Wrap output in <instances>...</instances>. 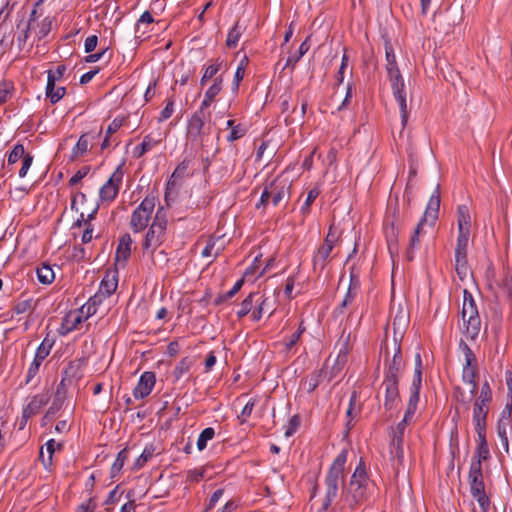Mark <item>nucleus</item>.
<instances>
[{
  "instance_id": "obj_1",
  "label": "nucleus",
  "mask_w": 512,
  "mask_h": 512,
  "mask_svg": "<svg viewBox=\"0 0 512 512\" xmlns=\"http://www.w3.org/2000/svg\"><path fill=\"white\" fill-rule=\"evenodd\" d=\"M348 452L342 450L331 464L325 478L326 493L322 502V509L327 510L334 499L338 495L339 483H344L345 480V464L347 462Z\"/></svg>"
},
{
  "instance_id": "obj_2",
  "label": "nucleus",
  "mask_w": 512,
  "mask_h": 512,
  "mask_svg": "<svg viewBox=\"0 0 512 512\" xmlns=\"http://www.w3.org/2000/svg\"><path fill=\"white\" fill-rule=\"evenodd\" d=\"M368 474L361 460L352 474L345 490V498L351 508H355L367 499Z\"/></svg>"
},
{
  "instance_id": "obj_3",
  "label": "nucleus",
  "mask_w": 512,
  "mask_h": 512,
  "mask_svg": "<svg viewBox=\"0 0 512 512\" xmlns=\"http://www.w3.org/2000/svg\"><path fill=\"white\" fill-rule=\"evenodd\" d=\"M461 316L464 324V333L467 338L475 339L481 328V319L478 309L472 294L464 289L463 291V305Z\"/></svg>"
},
{
  "instance_id": "obj_4",
  "label": "nucleus",
  "mask_w": 512,
  "mask_h": 512,
  "mask_svg": "<svg viewBox=\"0 0 512 512\" xmlns=\"http://www.w3.org/2000/svg\"><path fill=\"white\" fill-rule=\"evenodd\" d=\"M166 229L167 219L165 214H163V207H160L158 208L155 217L153 218V221L148 228L142 244V248L146 251L150 250L153 254L154 251L164 242Z\"/></svg>"
},
{
  "instance_id": "obj_5",
  "label": "nucleus",
  "mask_w": 512,
  "mask_h": 512,
  "mask_svg": "<svg viewBox=\"0 0 512 512\" xmlns=\"http://www.w3.org/2000/svg\"><path fill=\"white\" fill-rule=\"evenodd\" d=\"M463 346V352L465 355V365L462 371V380L470 386L469 395L465 397L461 394V401L463 403H469L475 396L478 390V384L476 382V377L478 374L477 365H476V357L471 348L461 342L460 344Z\"/></svg>"
},
{
  "instance_id": "obj_6",
  "label": "nucleus",
  "mask_w": 512,
  "mask_h": 512,
  "mask_svg": "<svg viewBox=\"0 0 512 512\" xmlns=\"http://www.w3.org/2000/svg\"><path fill=\"white\" fill-rule=\"evenodd\" d=\"M340 238L341 231L335 226L334 223H332L329 226L323 244L317 249L313 256V267L315 270L317 268L323 270L326 267L333 248L338 244Z\"/></svg>"
},
{
  "instance_id": "obj_7",
  "label": "nucleus",
  "mask_w": 512,
  "mask_h": 512,
  "mask_svg": "<svg viewBox=\"0 0 512 512\" xmlns=\"http://www.w3.org/2000/svg\"><path fill=\"white\" fill-rule=\"evenodd\" d=\"M156 198L146 196L133 211L130 219V227L134 233L145 230L155 209Z\"/></svg>"
},
{
  "instance_id": "obj_8",
  "label": "nucleus",
  "mask_w": 512,
  "mask_h": 512,
  "mask_svg": "<svg viewBox=\"0 0 512 512\" xmlns=\"http://www.w3.org/2000/svg\"><path fill=\"white\" fill-rule=\"evenodd\" d=\"M386 360L384 367V379L388 382H400L401 375L405 368V361L401 353L400 344L395 342V353L391 359L388 358L389 353L386 350Z\"/></svg>"
},
{
  "instance_id": "obj_9",
  "label": "nucleus",
  "mask_w": 512,
  "mask_h": 512,
  "mask_svg": "<svg viewBox=\"0 0 512 512\" xmlns=\"http://www.w3.org/2000/svg\"><path fill=\"white\" fill-rule=\"evenodd\" d=\"M468 242L469 238L465 235L458 236L455 248V271L461 281H464L470 272L467 258Z\"/></svg>"
},
{
  "instance_id": "obj_10",
  "label": "nucleus",
  "mask_w": 512,
  "mask_h": 512,
  "mask_svg": "<svg viewBox=\"0 0 512 512\" xmlns=\"http://www.w3.org/2000/svg\"><path fill=\"white\" fill-rule=\"evenodd\" d=\"M123 175L122 165H119L107 182L100 188L99 196L102 201L111 202L117 197Z\"/></svg>"
},
{
  "instance_id": "obj_11",
  "label": "nucleus",
  "mask_w": 512,
  "mask_h": 512,
  "mask_svg": "<svg viewBox=\"0 0 512 512\" xmlns=\"http://www.w3.org/2000/svg\"><path fill=\"white\" fill-rule=\"evenodd\" d=\"M205 114H201V112H195L188 123V137L193 142H198L202 147L206 146L205 136Z\"/></svg>"
},
{
  "instance_id": "obj_12",
  "label": "nucleus",
  "mask_w": 512,
  "mask_h": 512,
  "mask_svg": "<svg viewBox=\"0 0 512 512\" xmlns=\"http://www.w3.org/2000/svg\"><path fill=\"white\" fill-rule=\"evenodd\" d=\"M397 223L398 211L394 210L392 215L386 218L384 224V233L390 253H393V251L397 250L398 247L399 227Z\"/></svg>"
},
{
  "instance_id": "obj_13",
  "label": "nucleus",
  "mask_w": 512,
  "mask_h": 512,
  "mask_svg": "<svg viewBox=\"0 0 512 512\" xmlns=\"http://www.w3.org/2000/svg\"><path fill=\"white\" fill-rule=\"evenodd\" d=\"M50 395L48 392L34 395L30 402L23 408L22 411V422L25 424L27 420L39 413L42 407L48 404Z\"/></svg>"
},
{
  "instance_id": "obj_14",
  "label": "nucleus",
  "mask_w": 512,
  "mask_h": 512,
  "mask_svg": "<svg viewBox=\"0 0 512 512\" xmlns=\"http://www.w3.org/2000/svg\"><path fill=\"white\" fill-rule=\"evenodd\" d=\"M156 383V375L152 371H146L144 372L136 387L133 390V396L136 399H144L147 397L151 392Z\"/></svg>"
},
{
  "instance_id": "obj_15",
  "label": "nucleus",
  "mask_w": 512,
  "mask_h": 512,
  "mask_svg": "<svg viewBox=\"0 0 512 512\" xmlns=\"http://www.w3.org/2000/svg\"><path fill=\"white\" fill-rule=\"evenodd\" d=\"M271 202L277 206L283 200L288 201L290 197V184L285 180L275 179L269 183Z\"/></svg>"
},
{
  "instance_id": "obj_16",
  "label": "nucleus",
  "mask_w": 512,
  "mask_h": 512,
  "mask_svg": "<svg viewBox=\"0 0 512 512\" xmlns=\"http://www.w3.org/2000/svg\"><path fill=\"white\" fill-rule=\"evenodd\" d=\"M360 287V279L358 273H356L355 268L352 267L350 271V283L346 295L336 311L340 314L344 312V309L353 303L355 297L357 295L358 289Z\"/></svg>"
},
{
  "instance_id": "obj_17",
  "label": "nucleus",
  "mask_w": 512,
  "mask_h": 512,
  "mask_svg": "<svg viewBox=\"0 0 512 512\" xmlns=\"http://www.w3.org/2000/svg\"><path fill=\"white\" fill-rule=\"evenodd\" d=\"M415 362L416 363H415L414 377H413V381H412V384L410 387V397H409L408 401L418 404L419 399H420L419 395H420V389H421V384H422V360H421V356L419 353L416 355Z\"/></svg>"
},
{
  "instance_id": "obj_18",
  "label": "nucleus",
  "mask_w": 512,
  "mask_h": 512,
  "mask_svg": "<svg viewBox=\"0 0 512 512\" xmlns=\"http://www.w3.org/2000/svg\"><path fill=\"white\" fill-rule=\"evenodd\" d=\"M256 299L257 300L255 302V308L251 313L252 321L258 322L265 313H268V317H271L275 311V308L273 307V304L271 303L269 298L264 297L263 295L257 292Z\"/></svg>"
},
{
  "instance_id": "obj_19",
  "label": "nucleus",
  "mask_w": 512,
  "mask_h": 512,
  "mask_svg": "<svg viewBox=\"0 0 512 512\" xmlns=\"http://www.w3.org/2000/svg\"><path fill=\"white\" fill-rule=\"evenodd\" d=\"M478 436V445L472 458L471 465L478 462L482 467V461L487 460L490 457L489 447L486 440V430H475Z\"/></svg>"
},
{
  "instance_id": "obj_20",
  "label": "nucleus",
  "mask_w": 512,
  "mask_h": 512,
  "mask_svg": "<svg viewBox=\"0 0 512 512\" xmlns=\"http://www.w3.org/2000/svg\"><path fill=\"white\" fill-rule=\"evenodd\" d=\"M468 484L470 494L485 490L482 467L477 463L470 465L468 474Z\"/></svg>"
},
{
  "instance_id": "obj_21",
  "label": "nucleus",
  "mask_w": 512,
  "mask_h": 512,
  "mask_svg": "<svg viewBox=\"0 0 512 512\" xmlns=\"http://www.w3.org/2000/svg\"><path fill=\"white\" fill-rule=\"evenodd\" d=\"M132 238L130 234H124L120 239L115 252V261L124 267L131 256Z\"/></svg>"
},
{
  "instance_id": "obj_22",
  "label": "nucleus",
  "mask_w": 512,
  "mask_h": 512,
  "mask_svg": "<svg viewBox=\"0 0 512 512\" xmlns=\"http://www.w3.org/2000/svg\"><path fill=\"white\" fill-rule=\"evenodd\" d=\"M489 413V403H481L475 400L473 404V422L475 430H486V422Z\"/></svg>"
},
{
  "instance_id": "obj_23",
  "label": "nucleus",
  "mask_w": 512,
  "mask_h": 512,
  "mask_svg": "<svg viewBox=\"0 0 512 512\" xmlns=\"http://www.w3.org/2000/svg\"><path fill=\"white\" fill-rule=\"evenodd\" d=\"M382 387L385 389L384 408L388 411L393 410L396 406L397 400L400 397L399 383L383 381Z\"/></svg>"
},
{
  "instance_id": "obj_24",
  "label": "nucleus",
  "mask_w": 512,
  "mask_h": 512,
  "mask_svg": "<svg viewBox=\"0 0 512 512\" xmlns=\"http://www.w3.org/2000/svg\"><path fill=\"white\" fill-rule=\"evenodd\" d=\"M418 404L412 403L408 401L407 408L404 414L403 419L396 425V427H391V435L393 437H399L404 439V432L408 425V423L412 420Z\"/></svg>"
},
{
  "instance_id": "obj_25",
  "label": "nucleus",
  "mask_w": 512,
  "mask_h": 512,
  "mask_svg": "<svg viewBox=\"0 0 512 512\" xmlns=\"http://www.w3.org/2000/svg\"><path fill=\"white\" fill-rule=\"evenodd\" d=\"M118 287V273L117 271L113 272H106L104 275L98 294H102V298L110 297L117 289Z\"/></svg>"
},
{
  "instance_id": "obj_26",
  "label": "nucleus",
  "mask_w": 512,
  "mask_h": 512,
  "mask_svg": "<svg viewBox=\"0 0 512 512\" xmlns=\"http://www.w3.org/2000/svg\"><path fill=\"white\" fill-rule=\"evenodd\" d=\"M458 236L465 235L469 238L471 227V215L467 205H459L457 208Z\"/></svg>"
},
{
  "instance_id": "obj_27",
  "label": "nucleus",
  "mask_w": 512,
  "mask_h": 512,
  "mask_svg": "<svg viewBox=\"0 0 512 512\" xmlns=\"http://www.w3.org/2000/svg\"><path fill=\"white\" fill-rule=\"evenodd\" d=\"M339 346L338 355L334 361V365L332 367L331 376L337 375L344 367L347 362V356L349 353V336L342 341L337 343Z\"/></svg>"
},
{
  "instance_id": "obj_28",
  "label": "nucleus",
  "mask_w": 512,
  "mask_h": 512,
  "mask_svg": "<svg viewBox=\"0 0 512 512\" xmlns=\"http://www.w3.org/2000/svg\"><path fill=\"white\" fill-rule=\"evenodd\" d=\"M385 58H386V70L388 75L401 73L394 52V48L389 38H384Z\"/></svg>"
},
{
  "instance_id": "obj_29",
  "label": "nucleus",
  "mask_w": 512,
  "mask_h": 512,
  "mask_svg": "<svg viewBox=\"0 0 512 512\" xmlns=\"http://www.w3.org/2000/svg\"><path fill=\"white\" fill-rule=\"evenodd\" d=\"M361 412V404L358 402V393L356 390H354L351 393L350 400H349V406L346 411V417L348 418L346 426L347 431H349L352 428V421L357 418V416Z\"/></svg>"
},
{
  "instance_id": "obj_30",
  "label": "nucleus",
  "mask_w": 512,
  "mask_h": 512,
  "mask_svg": "<svg viewBox=\"0 0 512 512\" xmlns=\"http://www.w3.org/2000/svg\"><path fill=\"white\" fill-rule=\"evenodd\" d=\"M440 207V192L439 185H437V189L435 193H433L429 199L428 205L426 207L425 213L423 217H426V221L428 218L431 219L432 223L437 219L438 212Z\"/></svg>"
},
{
  "instance_id": "obj_31",
  "label": "nucleus",
  "mask_w": 512,
  "mask_h": 512,
  "mask_svg": "<svg viewBox=\"0 0 512 512\" xmlns=\"http://www.w3.org/2000/svg\"><path fill=\"white\" fill-rule=\"evenodd\" d=\"M426 222V217H422L417 226L414 229V232L409 240V245L407 249V259L412 261L414 259L413 250L418 248L420 245L419 236L423 232V225Z\"/></svg>"
},
{
  "instance_id": "obj_32",
  "label": "nucleus",
  "mask_w": 512,
  "mask_h": 512,
  "mask_svg": "<svg viewBox=\"0 0 512 512\" xmlns=\"http://www.w3.org/2000/svg\"><path fill=\"white\" fill-rule=\"evenodd\" d=\"M309 49V37H307L306 40L301 43L298 51L287 58L285 64L282 66V70H285L286 68L294 69L295 65L309 51Z\"/></svg>"
},
{
  "instance_id": "obj_33",
  "label": "nucleus",
  "mask_w": 512,
  "mask_h": 512,
  "mask_svg": "<svg viewBox=\"0 0 512 512\" xmlns=\"http://www.w3.org/2000/svg\"><path fill=\"white\" fill-rule=\"evenodd\" d=\"M160 142V140H155L152 138V136L150 134L146 135L144 138H143V141L140 145L136 146L134 149H133V157L136 158V159H139L141 158L145 153H147L148 151H150L153 147H155L156 145H158Z\"/></svg>"
},
{
  "instance_id": "obj_34",
  "label": "nucleus",
  "mask_w": 512,
  "mask_h": 512,
  "mask_svg": "<svg viewBox=\"0 0 512 512\" xmlns=\"http://www.w3.org/2000/svg\"><path fill=\"white\" fill-rule=\"evenodd\" d=\"M82 377L80 366L70 361L67 366L62 371V378L64 381L68 382V384H72L74 381L80 379Z\"/></svg>"
},
{
  "instance_id": "obj_35",
  "label": "nucleus",
  "mask_w": 512,
  "mask_h": 512,
  "mask_svg": "<svg viewBox=\"0 0 512 512\" xmlns=\"http://www.w3.org/2000/svg\"><path fill=\"white\" fill-rule=\"evenodd\" d=\"M103 300L102 294L96 293L79 309L80 313L85 315V319H88L97 312V306L100 305Z\"/></svg>"
},
{
  "instance_id": "obj_36",
  "label": "nucleus",
  "mask_w": 512,
  "mask_h": 512,
  "mask_svg": "<svg viewBox=\"0 0 512 512\" xmlns=\"http://www.w3.org/2000/svg\"><path fill=\"white\" fill-rule=\"evenodd\" d=\"M403 438L393 437L390 439L391 459L396 460L398 464H402L404 458Z\"/></svg>"
},
{
  "instance_id": "obj_37",
  "label": "nucleus",
  "mask_w": 512,
  "mask_h": 512,
  "mask_svg": "<svg viewBox=\"0 0 512 512\" xmlns=\"http://www.w3.org/2000/svg\"><path fill=\"white\" fill-rule=\"evenodd\" d=\"M85 319V315L80 313V310L74 313H70L64 319L62 324V329L66 330V333L73 331L78 328V325L81 324Z\"/></svg>"
},
{
  "instance_id": "obj_38",
  "label": "nucleus",
  "mask_w": 512,
  "mask_h": 512,
  "mask_svg": "<svg viewBox=\"0 0 512 512\" xmlns=\"http://www.w3.org/2000/svg\"><path fill=\"white\" fill-rule=\"evenodd\" d=\"M388 77L391 82L394 98H401L402 96H406L405 83L401 73L388 75Z\"/></svg>"
},
{
  "instance_id": "obj_39",
  "label": "nucleus",
  "mask_w": 512,
  "mask_h": 512,
  "mask_svg": "<svg viewBox=\"0 0 512 512\" xmlns=\"http://www.w3.org/2000/svg\"><path fill=\"white\" fill-rule=\"evenodd\" d=\"M498 286L505 297H512V272L508 267L503 270V276L499 281Z\"/></svg>"
},
{
  "instance_id": "obj_40",
  "label": "nucleus",
  "mask_w": 512,
  "mask_h": 512,
  "mask_svg": "<svg viewBox=\"0 0 512 512\" xmlns=\"http://www.w3.org/2000/svg\"><path fill=\"white\" fill-rule=\"evenodd\" d=\"M36 275L38 281L44 285L51 284L55 279L54 271L48 264H42L40 267H38L36 269Z\"/></svg>"
},
{
  "instance_id": "obj_41",
  "label": "nucleus",
  "mask_w": 512,
  "mask_h": 512,
  "mask_svg": "<svg viewBox=\"0 0 512 512\" xmlns=\"http://www.w3.org/2000/svg\"><path fill=\"white\" fill-rule=\"evenodd\" d=\"M257 292H251L241 303L240 309L237 311V317L239 319L245 317L254 310L256 302Z\"/></svg>"
},
{
  "instance_id": "obj_42",
  "label": "nucleus",
  "mask_w": 512,
  "mask_h": 512,
  "mask_svg": "<svg viewBox=\"0 0 512 512\" xmlns=\"http://www.w3.org/2000/svg\"><path fill=\"white\" fill-rule=\"evenodd\" d=\"M89 146V140L88 135L83 134L80 136L79 140L77 141L76 145L73 147L71 152V159L75 160L79 157H82L87 151Z\"/></svg>"
},
{
  "instance_id": "obj_43",
  "label": "nucleus",
  "mask_w": 512,
  "mask_h": 512,
  "mask_svg": "<svg viewBox=\"0 0 512 512\" xmlns=\"http://www.w3.org/2000/svg\"><path fill=\"white\" fill-rule=\"evenodd\" d=\"M194 361L190 357L182 358L173 370L175 381L179 380L184 374L188 373Z\"/></svg>"
},
{
  "instance_id": "obj_44",
  "label": "nucleus",
  "mask_w": 512,
  "mask_h": 512,
  "mask_svg": "<svg viewBox=\"0 0 512 512\" xmlns=\"http://www.w3.org/2000/svg\"><path fill=\"white\" fill-rule=\"evenodd\" d=\"M323 372V369L315 371L310 377L303 380V387L308 393H312L319 386Z\"/></svg>"
},
{
  "instance_id": "obj_45",
  "label": "nucleus",
  "mask_w": 512,
  "mask_h": 512,
  "mask_svg": "<svg viewBox=\"0 0 512 512\" xmlns=\"http://www.w3.org/2000/svg\"><path fill=\"white\" fill-rule=\"evenodd\" d=\"M244 284V279H240L238 280L234 286L226 293L224 294H220L218 295L215 300H214V304L215 305H221L223 304L224 302H226L227 300L231 299L232 297H234L238 291L242 288Z\"/></svg>"
},
{
  "instance_id": "obj_46",
  "label": "nucleus",
  "mask_w": 512,
  "mask_h": 512,
  "mask_svg": "<svg viewBox=\"0 0 512 512\" xmlns=\"http://www.w3.org/2000/svg\"><path fill=\"white\" fill-rule=\"evenodd\" d=\"M511 427V421L498 420L497 434L500 438L502 446L508 451V429Z\"/></svg>"
},
{
  "instance_id": "obj_47",
  "label": "nucleus",
  "mask_w": 512,
  "mask_h": 512,
  "mask_svg": "<svg viewBox=\"0 0 512 512\" xmlns=\"http://www.w3.org/2000/svg\"><path fill=\"white\" fill-rule=\"evenodd\" d=\"M471 496L473 497V499H475L477 501L481 512H489L490 511L491 500L485 490L471 493Z\"/></svg>"
},
{
  "instance_id": "obj_48",
  "label": "nucleus",
  "mask_w": 512,
  "mask_h": 512,
  "mask_svg": "<svg viewBox=\"0 0 512 512\" xmlns=\"http://www.w3.org/2000/svg\"><path fill=\"white\" fill-rule=\"evenodd\" d=\"M127 458H128V450L126 448L122 449L118 453L116 460L112 464V467H111V477L112 478L116 477V475H118L120 473Z\"/></svg>"
},
{
  "instance_id": "obj_49",
  "label": "nucleus",
  "mask_w": 512,
  "mask_h": 512,
  "mask_svg": "<svg viewBox=\"0 0 512 512\" xmlns=\"http://www.w3.org/2000/svg\"><path fill=\"white\" fill-rule=\"evenodd\" d=\"M57 445L58 449L62 447L61 443H56L54 439H50L46 442V450L48 452L47 459L44 458L43 449L40 450V459L42 460L43 464L47 467L52 464V456L55 452V446Z\"/></svg>"
},
{
  "instance_id": "obj_50",
  "label": "nucleus",
  "mask_w": 512,
  "mask_h": 512,
  "mask_svg": "<svg viewBox=\"0 0 512 512\" xmlns=\"http://www.w3.org/2000/svg\"><path fill=\"white\" fill-rule=\"evenodd\" d=\"M242 35V30L239 26V22H236L235 25L230 29L227 39L226 45L229 48H235L239 42V39Z\"/></svg>"
},
{
  "instance_id": "obj_51",
  "label": "nucleus",
  "mask_w": 512,
  "mask_h": 512,
  "mask_svg": "<svg viewBox=\"0 0 512 512\" xmlns=\"http://www.w3.org/2000/svg\"><path fill=\"white\" fill-rule=\"evenodd\" d=\"M215 436V430L212 427L205 428L197 439V448L199 451L204 450L207 447V442L212 440Z\"/></svg>"
},
{
  "instance_id": "obj_52",
  "label": "nucleus",
  "mask_w": 512,
  "mask_h": 512,
  "mask_svg": "<svg viewBox=\"0 0 512 512\" xmlns=\"http://www.w3.org/2000/svg\"><path fill=\"white\" fill-rule=\"evenodd\" d=\"M154 451L155 449L153 445L146 446L140 456L136 459L134 467L136 469L142 468L153 457Z\"/></svg>"
},
{
  "instance_id": "obj_53",
  "label": "nucleus",
  "mask_w": 512,
  "mask_h": 512,
  "mask_svg": "<svg viewBox=\"0 0 512 512\" xmlns=\"http://www.w3.org/2000/svg\"><path fill=\"white\" fill-rule=\"evenodd\" d=\"M320 193L321 190L319 189V187H314L308 191L306 200L301 207V212L303 215H307L310 212V207L312 203L316 200Z\"/></svg>"
},
{
  "instance_id": "obj_54",
  "label": "nucleus",
  "mask_w": 512,
  "mask_h": 512,
  "mask_svg": "<svg viewBox=\"0 0 512 512\" xmlns=\"http://www.w3.org/2000/svg\"><path fill=\"white\" fill-rule=\"evenodd\" d=\"M25 154L24 146L22 144H16L8 154L7 167H10L11 165L18 162V160L22 159Z\"/></svg>"
},
{
  "instance_id": "obj_55",
  "label": "nucleus",
  "mask_w": 512,
  "mask_h": 512,
  "mask_svg": "<svg viewBox=\"0 0 512 512\" xmlns=\"http://www.w3.org/2000/svg\"><path fill=\"white\" fill-rule=\"evenodd\" d=\"M14 91L13 82L3 80L0 82V105L7 102Z\"/></svg>"
},
{
  "instance_id": "obj_56",
  "label": "nucleus",
  "mask_w": 512,
  "mask_h": 512,
  "mask_svg": "<svg viewBox=\"0 0 512 512\" xmlns=\"http://www.w3.org/2000/svg\"><path fill=\"white\" fill-rule=\"evenodd\" d=\"M247 133V128L245 125L238 123L236 126H233L227 135L226 139L228 142H234L236 140L241 139Z\"/></svg>"
},
{
  "instance_id": "obj_57",
  "label": "nucleus",
  "mask_w": 512,
  "mask_h": 512,
  "mask_svg": "<svg viewBox=\"0 0 512 512\" xmlns=\"http://www.w3.org/2000/svg\"><path fill=\"white\" fill-rule=\"evenodd\" d=\"M512 378L507 379V385L509 387V397L510 401L506 403L504 409L501 412L499 420L511 421V412H512Z\"/></svg>"
},
{
  "instance_id": "obj_58",
  "label": "nucleus",
  "mask_w": 512,
  "mask_h": 512,
  "mask_svg": "<svg viewBox=\"0 0 512 512\" xmlns=\"http://www.w3.org/2000/svg\"><path fill=\"white\" fill-rule=\"evenodd\" d=\"M220 66H221V63H215V64L209 65L204 71V74L200 80V85L204 86L208 80L214 79L215 77H217L216 74L220 70Z\"/></svg>"
},
{
  "instance_id": "obj_59",
  "label": "nucleus",
  "mask_w": 512,
  "mask_h": 512,
  "mask_svg": "<svg viewBox=\"0 0 512 512\" xmlns=\"http://www.w3.org/2000/svg\"><path fill=\"white\" fill-rule=\"evenodd\" d=\"M395 100L397 101L399 108H400L401 124H402V129H404L405 126L407 125L408 118H409V110L407 107L406 96H402L401 98H395Z\"/></svg>"
},
{
  "instance_id": "obj_60",
  "label": "nucleus",
  "mask_w": 512,
  "mask_h": 512,
  "mask_svg": "<svg viewBox=\"0 0 512 512\" xmlns=\"http://www.w3.org/2000/svg\"><path fill=\"white\" fill-rule=\"evenodd\" d=\"M66 94V88L63 86L60 87H54L53 90L47 91L46 90V97L49 99L51 104H55L58 101H60Z\"/></svg>"
},
{
  "instance_id": "obj_61",
  "label": "nucleus",
  "mask_w": 512,
  "mask_h": 512,
  "mask_svg": "<svg viewBox=\"0 0 512 512\" xmlns=\"http://www.w3.org/2000/svg\"><path fill=\"white\" fill-rule=\"evenodd\" d=\"M222 85L223 77L222 75H219L214 78L212 85L207 89L205 93L215 99L216 96L221 92Z\"/></svg>"
},
{
  "instance_id": "obj_62",
  "label": "nucleus",
  "mask_w": 512,
  "mask_h": 512,
  "mask_svg": "<svg viewBox=\"0 0 512 512\" xmlns=\"http://www.w3.org/2000/svg\"><path fill=\"white\" fill-rule=\"evenodd\" d=\"M32 305H33L32 299L21 300L15 304V306L13 307V311L16 314H25V313L30 312L33 309Z\"/></svg>"
},
{
  "instance_id": "obj_63",
  "label": "nucleus",
  "mask_w": 512,
  "mask_h": 512,
  "mask_svg": "<svg viewBox=\"0 0 512 512\" xmlns=\"http://www.w3.org/2000/svg\"><path fill=\"white\" fill-rule=\"evenodd\" d=\"M300 423H301V419H300V416L299 415H293L289 422H288V425L286 427V430H285V436L286 437H290L292 436L294 433H296V431L298 430L299 426H300Z\"/></svg>"
},
{
  "instance_id": "obj_64",
  "label": "nucleus",
  "mask_w": 512,
  "mask_h": 512,
  "mask_svg": "<svg viewBox=\"0 0 512 512\" xmlns=\"http://www.w3.org/2000/svg\"><path fill=\"white\" fill-rule=\"evenodd\" d=\"M52 348V343H50L47 339H44L42 343L36 350L35 357L38 359L44 360L50 353Z\"/></svg>"
}]
</instances>
